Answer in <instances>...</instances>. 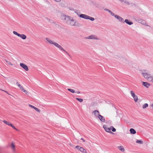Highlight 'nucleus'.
<instances>
[{
	"mask_svg": "<svg viewBox=\"0 0 153 153\" xmlns=\"http://www.w3.org/2000/svg\"><path fill=\"white\" fill-rule=\"evenodd\" d=\"M67 23L71 25H75L77 26H80L82 25L78 22L76 20H65Z\"/></svg>",
	"mask_w": 153,
	"mask_h": 153,
	"instance_id": "nucleus-1",
	"label": "nucleus"
},
{
	"mask_svg": "<svg viewBox=\"0 0 153 153\" xmlns=\"http://www.w3.org/2000/svg\"><path fill=\"white\" fill-rule=\"evenodd\" d=\"M78 15L81 18L84 19H94V18L89 16L86 15L82 14L80 15L78 14Z\"/></svg>",
	"mask_w": 153,
	"mask_h": 153,
	"instance_id": "nucleus-2",
	"label": "nucleus"
},
{
	"mask_svg": "<svg viewBox=\"0 0 153 153\" xmlns=\"http://www.w3.org/2000/svg\"><path fill=\"white\" fill-rule=\"evenodd\" d=\"M105 10L109 13L112 16H114L115 18L117 19H123L120 16H118V15H114V14L110 10L108 9H105Z\"/></svg>",
	"mask_w": 153,
	"mask_h": 153,
	"instance_id": "nucleus-3",
	"label": "nucleus"
},
{
	"mask_svg": "<svg viewBox=\"0 0 153 153\" xmlns=\"http://www.w3.org/2000/svg\"><path fill=\"white\" fill-rule=\"evenodd\" d=\"M85 39H95V40H99V39L98 37L94 35H91L85 38Z\"/></svg>",
	"mask_w": 153,
	"mask_h": 153,
	"instance_id": "nucleus-4",
	"label": "nucleus"
},
{
	"mask_svg": "<svg viewBox=\"0 0 153 153\" xmlns=\"http://www.w3.org/2000/svg\"><path fill=\"white\" fill-rule=\"evenodd\" d=\"M55 46L56 47L59 48L60 50L61 51H63L65 52L66 53H67V54L69 56H70V55L69 54V53L65 50L63 48H62L59 44H58L57 43L55 44Z\"/></svg>",
	"mask_w": 153,
	"mask_h": 153,
	"instance_id": "nucleus-5",
	"label": "nucleus"
},
{
	"mask_svg": "<svg viewBox=\"0 0 153 153\" xmlns=\"http://www.w3.org/2000/svg\"><path fill=\"white\" fill-rule=\"evenodd\" d=\"M119 21L121 22H126L127 24L131 25L133 24V23L132 22L130 21V20H125V21H124V20H119Z\"/></svg>",
	"mask_w": 153,
	"mask_h": 153,
	"instance_id": "nucleus-6",
	"label": "nucleus"
},
{
	"mask_svg": "<svg viewBox=\"0 0 153 153\" xmlns=\"http://www.w3.org/2000/svg\"><path fill=\"white\" fill-rule=\"evenodd\" d=\"M136 21L137 22H138V23H140L142 25L150 27L147 24L145 20H136Z\"/></svg>",
	"mask_w": 153,
	"mask_h": 153,
	"instance_id": "nucleus-7",
	"label": "nucleus"
},
{
	"mask_svg": "<svg viewBox=\"0 0 153 153\" xmlns=\"http://www.w3.org/2000/svg\"><path fill=\"white\" fill-rule=\"evenodd\" d=\"M130 93L131 96L133 98L134 101L135 102H137L138 100V97L136 95L134 92L131 91H130Z\"/></svg>",
	"mask_w": 153,
	"mask_h": 153,
	"instance_id": "nucleus-8",
	"label": "nucleus"
},
{
	"mask_svg": "<svg viewBox=\"0 0 153 153\" xmlns=\"http://www.w3.org/2000/svg\"><path fill=\"white\" fill-rule=\"evenodd\" d=\"M103 128H104L105 130L106 131L111 133V134H114L113 132H112L111 131V128H110L107 127L106 125H104L103 126Z\"/></svg>",
	"mask_w": 153,
	"mask_h": 153,
	"instance_id": "nucleus-9",
	"label": "nucleus"
},
{
	"mask_svg": "<svg viewBox=\"0 0 153 153\" xmlns=\"http://www.w3.org/2000/svg\"><path fill=\"white\" fill-rule=\"evenodd\" d=\"M20 66L24 69L26 71H28L29 70L27 66L23 63H20Z\"/></svg>",
	"mask_w": 153,
	"mask_h": 153,
	"instance_id": "nucleus-10",
	"label": "nucleus"
},
{
	"mask_svg": "<svg viewBox=\"0 0 153 153\" xmlns=\"http://www.w3.org/2000/svg\"><path fill=\"white\" fill-rule=\"evenodd\" d=\"M142 74H143V76L144 77L147 79H150V77L151 76H150V74H148L147 73H142Z\"/></svg>",
	"mask_w": 153,
	"mask_h": 153,
	"instance_id": "nucleus-11",
	"label": "nucleus"
},
{
	"mask_svg": "<svg viewBox=\"0 0 153 153\" xmlns=\"http://www.w3.org/2000/svg\"><path fill=\"white\" fill-rule=\"evenodd\" d=\"M122 3H124L127 5H130L131 4V3L128 1L126 0H118Z\"/></svg>",
	"mask_w": 153,
	"mask_h": 153,
	"instance_id": "nucleus-12",
	"label": "nucleus"
},
{
	"mask_svg": "<svg viewBox=\"0 0 153 153\" xmlns=\"http://www.w3.org/2000/svg\"><path fill=\"white\" fill-rule=\"evenodd\" d=\"M92 113H93L94 116H95V117H99V114H99V112L97 110H95L94 111H93L92 112Z\"/></svg>",
	"mask_w": 153,
	"mask_h": 153,
	"instance_id": "nucleus-13",
	"label": "nucleus"
},
{
	"mask_svg": "<svg viewBox=\"0 0 153 153\" xmlns=\"http://www.w3.org/2000/svg\"><path fill=\"white\" fill-rule=\"evenodd\" d=\"M98 118L100 121L102 123H104L105 121V117L101 115L100 114H99Z\"/></svg>",
	"mask_w": 153,
	"mask_h": 153,
	"instance_id": "nucleus-14",
	"label": "nucleus"
},
{
	"mask_svg": "<svg viewBox=\"0 0 153 153\" xmlns=\"http://www.w3.org/2000/svg\"><path fill=\"white\" fill-rule=\"evenodd\" d=\"M61 18L64 19H70V17L69 16H68L64 14H61Z\"/></svg>",
	"mask_w": 153,
	"mask_h": 153,
	"instance_id": "nucleus-15",
	"label": "nucleus"
},
{
	"mask_svg": "<svg viewBox=\"0 0 153 153\" xmlns=\"http://www.w3.org/2000/svg\"><path fill=\"white\" fill-rule=\"evenodd\" d=\"M46 40L50 43L53 44L54 45H55V44L56 43V42H54L51 40H50L49 38H45Z\"/></svg>",
	"mask_w": 153,
	"mask_h": 153,
	"instance_id": "nucleus-16",
	"label": "nucleus"
},
{
	"mask_svg": "<svg viewBox=\"0 0 153 153\" xmlns=\"http://www.w3.org/2000/svg\"><path fill=\"white\" fill-rule=\"evenodd\" d=\"M29 106L32 108H34L37 111L39 112H40V109L37 108L36 107H35V106L30 105H29Z\"/></svg>",
	"mask_w": 153,
	"mask_h": 153,
	"instance_id": "nucleus-17",
	"label": "nucleus"
},
{
	"mask_svg": "<svg viewBox=\"0 0 153 153\" xmlns=\"http://www.w3.org/2000/svg\"><path fill=\"white\" fill-rule=\"evenodd\" d=\"M19 37H21L23 39H25L27 38L26 36L25 35L23 34H19Z\"/></svg>",
	"mask_w": 153,
	"mask_h": 153,
	"instance_id": "nucleus-18",
	"label": "nucleus"
},
{
	"mask_svg": "<svg viewBox=\"0 0 153 153\" xmlns=\"http://www.w3.org/2000/svg\"><path fill=\"white\" fill-rule=\"evenodd\" d=\"M143 85L146 88H148V86L150 85V84L146 82H143Z\"/></svg>",
	"mask_w": 153,
	"mask_h": 153,
	"instance_id": "nucleus-19",
	"label": "nucleus"
},
{
	"mask_svg": "<svg viewBox=\"0 0 153 153\" xmlns=\"http://www.w3.org/2000/svg\"><path fill=\"white\" fill-rule=\"evenodd\" d=\"M130 133L131 134H136V131L133 128H131L130 130Z\"/></svg>",
	"mask_w": 153,
	"mask_h": 153,
	"instance_id": "nucleus-20",
	"label": "nucleus"
},
{
	"mask_svg": "<svg viewBox=\"0 0 153 153\" xmlns=\"http://www.w3.org/2000/svg\"><path fill=\"white\" fill-rule=\"evenodd\" d=\"M11 147L13 150H14L15 149V146L13 142L12 143Z\"/></svg>",
	"mask_w": 153,
	"mask_h": 153,
	"instance_id": "nucleus-21",
	"label": "nucleus"
},
{
	"mask_svg": "<svg viewBox=\"0 0 153 153\" xmlns=\"http://www.w3.org/2000/svg\"><path fill=\"white\" fill-rule=\"evenodd\" d=\"M3 122L9 126H10V125L11 124L10 123L8 122H7L5 120H4L3 121Z\"/></svg>",
	"mask_w": 153,
	"mask_h": 153,
	"instance_id": "nucleus-22",
	"label": "nucleus"
},
{
	"mask_svg": "<svg viewBox=\"0 0 153 153\" xmlns=\"http://www.w3.org/2000/svg\"><path fill=\"white\" fill-rule=\"evenodd\" d=\"M68 90L69 91L71 92L72 93H74L75 92V91L74 90L71 89V88H68Z\"/></svg>",
	"mask_w": 153,
	"mask_h": 153,
	"instance_id": "nucleus-23",
	"label": "nucleus"
},
{
	"mask_svg": "<svg viewBox=\"0 0 153 153\" xmlns=\"http://www.w3.org/2000/svg\"><path fill=\"white\" fill-rule=\"evenodd\" d=\"M148 106V104L147 103H145L143 106V109L145 108Z\"/></svg>",
	"mask_w": 153,
	"mask_h": 153,
	"instance_id": "nucleus-24",
	"label": "nucleus"
},
{
	"mask_svg": "<svg viewBox=\"0 0 153 153\" xmlns=\"http://www.w3.org/2000/svg\"><path fill=\"white\" fill-rule=\"evenodd\" d=\"M122 147H123V146H122V147L121 146H118V148H119L120 150L122 152H124L125 150V149H124V148H121Z\"/></svg>",
	"mask_w": 153,
	"mask_h": 153,
	"instance_id": "nucleus-25",
	"label": "nucleus"
},
{
	"mask_svg": "<svg viewBox=\"0 0 153 153\" xmlns=\"http://www.w3.org/2000/svg\"><path fill=\"white\" fill-rule=\"evenodd\" d=\"M76 99L79 101L80 102H82L83 101V99L81 98H76Z\"/></svg>",
	"mask_w": 153,
	"mask_h": 153,
	"instance_id": "nucleus-26",
	"label": "nucleus"
},
{
	"mask_svg": "<svg viewBox=\"0 0 153 153\" xmlns=\"http://www.w3.org/2000/svg\"><path fill=\"white\" fill-rule=\"evenodd\" d=\"M13 33L14 34L17 35L18 36H19L20 34L18 33L17 32L15 31H13Z\"/></svg>",
	"mask_w": 153,
	"mask_h": 153,
	"instance_id": "nucleus-27",
	"label": "nucleus"
},
{
	"mask_svg": "<svg viewBox=\"0 0 153 153\" xmlns=\"http://www.w3.org/2000/svg\"><path fill=\"white\" fill-rule=\"evenodd\" d=\"M136 143H138L139 144H143V142L140 140H137L136 141Z\"/></svg>",
	"mask_w": 153,
	"mask_h": 153,
	"instance_id": "nucleus-28",
	"label": "nucleus"
},
{
	"mask_svg": "<svg viewBox=\"0 0 153 153\" xmlns=\"http://www.w3.org/2000/svg\"><path fill=\"white\" fill-rule=\"evenodd\" d=\"M10 126L14 129L17 131L18 130V129H17L14 126H13L12 124H11L10 125Z\"/></svg>",
	"mask_w": 153,
	"mask_h": 153,
	"instance_id": "nucleus-29",
	"label": "nucleus"
},
{
	"mask_svg": "<svg viewBox=\"0 0 153 153\" xmlns=\"http://www.w3.org/2000/svg\"><path fill=\"white\" fill-rule=\"evenodd\" d=\"M111 128H112L111 129H112V131H113V132H115V131H116V129L115 128H114V127H113V126H111Z\"/></svg>",
	"mask_w": 153,
	"mask_h": 153,
	"instance_id": "nucleus-30",
	"label": "nucleus"
},
{
	"mask_svg": "<svg viewBox=\"0 0 153 153\" xmlns=\"http://www.w3.org/2000/svg\"><path fill=\"white\" fill-rule=\"evenodd\" d=\"M5 61L7 63V64H8L10 65H12V63H11V62L10 61H8L6 60H5Z\"/></svg>",
	"mask_w": 153,
	"mask_h": 153,
	"instance_id": "nucleus-31",
	"label": "nucleus"
},
{
	"mask_svg": "<svg viewBox=\"0 0 153 153\" xmlns=\"http://www.w3.org/2000/svg\"><path fill=\"white\" fill-rule=\"evenodd\" d=\"M18 87L20 88L21 90H24V88L20 85H19Z\"/></svg>",
	"mask_w": 153,
	"mask_h": 153,
	"instance_id": "nucleus-32",
	"label": "nucleus"
},
{
	"mask_svg": "<svg viewBox=\"0 0 153 153\" xmlns=\"http://www.w3.org/2000/svg\"><path fill=\"white\" fill-rule=\"evenodd\" d=\"M81 146H77L75 147V148L79 150H80V149L81 148Z\"/></svg>",
	"mask_w": 153,
	"mask_h": 153,
	"instance_id": "nucleus-33",
	"label": "nucleus"
},
{
	"mask_svg": "<svg viewBox=\"0 0 153 153\" xmlns=\"http://www.w3.org/2000/svg\"><path fill=\"white\" fill-rule=\"evenodd\" d=\"M22 91H23L26 94H27V93H28L27 91L26 90H25L24 88V90H22Z\"/></svg>",
	"mask_w": 153,
	"mask_h": 153,
	"instance_id": "nucleus-34",
	"label": "nucleus"
},
{
	"mask_svg": "<svg viewBox=\"0 0 153 153\" xmlns=\"http://www.w3.org/2000/svg\"><path fill=\"white\" fill-rule=\"evenodd\" d=\"M84 149V148H83V147H81V148L80 149V150L79 151L80 152H82L83 151Z\"/></svg>",
	"mask_w": 153,
	"mask_h": 153,
	"instance_id": "nucleus-35",
	"label": "nucleus"
},
{
	"mask_svg": "<svg viewBox=\"0 0 153 153\" xmlns=\"http://www.w3.org/2000/svg\"><path fill=\"white\" fill-rule=\"evenodd\" d=\"M152 82H153V76H151V77H150V79Z\"/></svg>",
	"mask_w": 153,
	"mask_h": 153,
	"instance_id": "nucleus-36",
	"label": "nucleus"
},
{
	"mask_svg": "<svg viewBox=\"0 0 153 153\" xmlns=\"http://www.w3.org/2000/svg\"><path fill=\"white\" fill-rule=\"evenodd\" d=\"M82 152L87 153V151H86V150L84 149L83 151Z\"/></svg>",
	"mask_w": 153,
	"mask_h": 153,
	"instance_id": "nucleus-37",
	"label": "nucleus"
},
{
	"mask_svg": "<svg viewBox=\"0 0 153 153\" xmlns=\"http://www.w3.org/2000/svg\"><path fill=\"white\" fill-rule=\"evenodd\" d=\"M16 85L18 86L19 85H20L18 82V81H16Z\"/></svg>",
	"mask_w": 153,
	"mask_h": 153,
	"instance_id": "nucleus-38",
	"label": "nucleus"
},
{
	"mask_svg": "<svg viewBox=\"0 0 153 153\" xmlns=\"http://www.w3.org/2000/svg\"><path fill=\"white\" fill-rule=\"evenodd\" d=\"M81 140H82L83 142H85V140H84L82 138H81Z\"/></svg>",
	"mask_w": 153,
	"mask_h": 153,
	"instance_id": "nucleus-39",
	"label": "nucleus"
},
{
	"mask_svg": "<svg viewBox=\"0 0 153 153\" xmlns=\"http://www.w3.org/2000/svg\"><path fill=\"white\" fill-rule=\"evenodd\" d=\"M2 91H4L6 93H7V94H9L8 93V92L6 91H4V90H1Z\"/></svg>",
	"mask_w": 153,
	"mask_h": 153,
	"instance_id": "nucleus-40",
	"label": "nucleus"
},
{
	"mask_svg": "<svg viewBox=\"0 0 153 153\" xmlns=\"http://www.w3.org/2000/svg\"><path fill=\"white\" fill-rule=\"evenodd\" d=\"M75 92L77 93V94H79V93H80V91H76Z\"/></svg>",
	"mask_w": 153,
	"mask_h": 153,
	"instance_id": "nucleus-41",
	"label": "nucleus"
},
{
	"mask_svg": "<svg viewBox=\"0 0 153 153\" xmlns=\"http://www.w3.org/2000/svg\"><path fill=\"white\" fill-rule=\"evenodd\" d=\"M152 108L153 109V103H152Z\"/></svg>",
	"mask_w": 153,
	"mask_h": 153,
	"instance_id": "nucleus-42",
	"label": "nucleus"
},
{
	"mask_svg": "<svg viewBox=\"0 0 153 153\" xmlns=\"http://www.w3.org/2000/svg\"><path fill=\"white\" fill-rule=\"evenodd\" d=\"M90 20L92 21H93L94 20Z\"/></svg>",
	"mask_w": 153,
	"mask_h": 153,
	"instance_id": "nucleus-43",
	"label": "nucleus"
}]
</instances>
